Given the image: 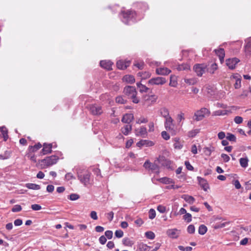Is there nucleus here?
<instances>
[{
    "mask_svg": "<svg viewBox=\"0 0 251 251\" xmlns=\"http://www.w3.org/2000/svg\"><path fill=\"white\" fill-rule=\"evenodd\" d=\"M166 234L171 238L176 239L180 234V231L176 228L169 229L167 230Z\"/></svg>",
    "mask_w": 251,
    "mask_h": 251,
    "instance_id": "f8f14e48",
    "label": "nucleus"
},
{
    "mask_svg": "<svg viewBox=\"0 0 251 251\" xmlns=\"http://www.w3.org/2000/svg\"><path fill=\"white\" fill-rule=\"evenodd\" d=\"M0 131L4 141H6L8 139V131L5 127L2 126L0 127Z\"/></svg>",
    "mask_w": 251,
    "mask_h": 251,
    "instance_id": "72a5a7b5",
    "label": "nucleus"
},
{
    "mask_svg": "<svg viewBox=\"0 0 251 251\" xmlns=\"http://www.w3.org/2000/svg\"><path fill=\"white\" fill-rule=\"evenodd\" d=\"M200 132V130L198 129H195L192 130L188 132V136L189 137H194L199 132Z\"/></svg>",
    "mask_w": 251,
    "mask_h": 251,
    "instance_id": "c03bdc74",
    "label": "nucleus"
},
{
    "mask_svg": "<svg viewBox=\"0 0 251 251\" xmlns=\"http://www.w3.org/2000/svg\"><path fill=\"white\" fill-rule=\"evenodd\" d=\"M122 20L126 24H130V22H134L136 21V13L133 11H127L122 12Z\"/></svg>",
    "mask_w": 251,
    "mask_h": 251,
    "instance_id": "7ed1b4c3",
    "label": "nucleus"
},
{
    "mask_svg": "<svg viewBox=\"0 0 251 251\" xmlns=\"http://www.w3.org/2000/svg\"><path fill=\"white\" fill-rule=\"evenodd\" d=\"M171 72V71L167 68H159L156 69V73L159 75H167Z\"/></svg>",
    "mask_w": 251,
    "mask_h": 251,
    "instance_id": "a211bd4d",
    "label": "nucleus"
},
{
    "mask_svg": "<svg viewBox=\"0 0 251 251\" xmlns=\"http://www.w3.org/2000/svg\"><path fill=\"white\" fill-rule=\"evenodd\" d=\"M31 207L33 210L38 211L41 209V206L38 204H32Z\"/></svg>",
    "mask_w": 251,
    "mask_h": 251,
    "instance_id": "69168bd1",
    "label": "nucleus"
},
{
    "mask_svg": "<svg viewBox=\"0 0 251 251\" xmlns=\"http://www.w3.org/2000/svg\"><path fill=\"white\" fill-rule=\"evenodd\" d=\"M42 147V145L38 143L37 144L33 146H29L28 148V151L31 152H34Z\"/></svg>",
    "mask_w": 251,
    "mask_h": 251,
    "instance_id": "2f4dec72",
    "label": "nucleus"
},
{
    "mask_svg": "<svg viewBox=\"0 0 251 251\" xmlns=\"http://www.w3.org/2000/svg\"><path fill=\"white\" fill-rule=\"evenodd\" d=\"M249 159L247 157L241 158L239 159V162L241 166L244 168H246L248 166Z\"/></svg>",
    "mask_w": 251,
    "mask_h": 251,
    "instance_id": "c85d7f7f",
    "label": "nucleus"
},
{
    "mask_svg": "<svg viewBox=\"0 0 251 251\" xmlns=\"http://www.w3.org/2000/svg\"><path fill=\"white\" fill-rule=\"evenodd\" d=\"M228 112H229V111L228 110H220L216 111L215 112V115H219V116L225 115L227 114V113Z\"/></svg>",
    "mask_w": 251,
    "mask_h": 251,
    "instance_id": "864d4df0",
    "label": "nucleus"
},
{
    "mask_svg": "<svg viewBox=\"0 0 251 251\" xmlns=\"http://www.w3.org/2000/svg\"><path fill=\"white\" fill-rule=\"evenodd\" d=\"M181 198L191 204H193L195 201V199L194 197L188 195H183L181 196Z\"/></svg>",
    "mask_w": 251,
    "mask_h": 251,
    "instance_id": "5701e85b",
    "label": "nucleus"
},
{
    "mask_svg": "<svg viewBox=\"0 0 251 251\" xmlns=\"http://www.w3.org/2000/svg\"><path fill=\"white\" fill-rule=\"evenodd\" d=\"M134 119L133 114L127 113L124 115L122 118V122L126 124H129Z\"/></svg>",
    "mask_w": 251,
    "mask_h": 251,
    "instance_id": "dca6fc26",
    "label": "nucleus"
},
{
    "mask_svg": "<svg viewBox=\"0 0 251 251\" xmlns=\"http://www.w3.org/2000/svg\"><path fill=\"white\" fill-rule=\"evenodd\" d=\"M183 219L187 223H190L192 221V216L190 213H186L183 216Z\"/></svg>",
    "mask_w": 251,
    "mask_h": 251,
    "instance_id": "603ef678",
    "label": "nucleus"
},
{
    "mask_svg": "<svg viewBox=\"0 0 251 251\" xmlns=\"http://www.w3.org/2000/svg\"><path fill=\"white\" fill-rule=\"evenodd\" d=\"M137 86L139 88H140V91L141 92H147L149 89V88L140 82L137 83Z\"/></svg>",
    "mask_w": 251,
    "mask_h": 251,
    "instance_id": "e433bc0d",
    "label": "nucleus"
},
{
    "mask_svg": "<svg viewBox=\"0 0 251 251\" xmlns=\"http://www.w3.org/2000/svg\"><path fill=\"white\" fill-rule=\"evenodd\" d=\"M218 69V66L216 63H213L210 68L207 69V71L210 74H214V72Z\"/></svg>",
    "mask_w": 251,
    "mask_h": 251,
    "instance_id": "37998d69",
    "label": "nucleus"
},
{
    "mask_svg": "<svg viewBox=\"0 0 251 251\" xmlns=\"http://www.w3.org/2000/svg\"><path fill=\"white\" fill-rule=\"evenodd\" d=\"M144 167L146 169L151 170L157 174L159 173V167L158 165L155 163H151L149 160H147L144 164Z\"/></svg>",
    "mask_w": 251,
    "mask_h": 251,
    "instance_id": "39448f33",
    "label": "nucleus"
},
{
    "mask_svg": "<svg viewBox=\"0 0 251 251\" xmlns=\"http://www.w3.org/2000/svg\"><path fill=\"white\" fill-rule=\"evenodd\" d=\"M221 157L225 162H228L230 160L229 156L225 153H222Z\"/></svg>",
    "mask_w": 251,
    "mask_h": 251,
    "instance_id": "338daca9",
    "label": "nucleus"
},
{
    "mask_svg": "<svg viewBox=\"0 0 251 251\" xmlns=\"http://www.w3.org/2000/svg\"><path fill=\"white\" fill-rule=\"evenodd\" d=\"M214 51L215 53L219 56L221 62L222 63L225 55L224 50L220 48L218 50H215Z\"/></svg>",
    "mask_w": 251,
    "mask_h": 251,
    "instance_id": "412c9836",
    "label": "nucleus"
},
{
    "mask_svg": "<svg viewBox=\"0 0 251 251\" xmlns=\"http://www.w3.org/2000/svg\"><path fill=\"white\" fill-rule=\"evenodd\" d=\"M187 230V232L189 233H190V234L194 233L195 232V228L194 226L193 225H189L188 226Z\"/></svg>",
    "mask_w": 251,
    "mask_h": 251,
    "instance_id": "4d7b16f0",
    "label": "nucleus"
},
{
    "mask_svg": "<svg viewBox=\"0 0 251 251\" xmlns=\"http://www.w3.org/2000/svg\"><path fill=\"white\" fill-rule=\"evenodd\" d=\"M246 45L244 47V50L247 55L251 54V38L246 41Z\"/></svg>",
    "mask_w": 251,
    "mask_h": 251,
    "instance_id": "aec40b11",
    "label": "nucleus"
},
{
    "mask_svg": "<svg viewBox=\"0 0 251 251\" xmlns=\"http://www.w3.org/2000/svg\"><path fill=\"white\" fill-rule=\"evenodd\" d=\"M157 210L161 213H164L166 212V207L162 205H159L157 207Z\"/></svg>",
    "mask_w": 251,
    "mask_h": 251,
    "instance_id": "680f3d73",
    "label": "nucleus"
},
{
    "mask_svg": "<svg viewBox=\"0 0 251 251\" xmlns=\"http://www.w3.org/2000/svg\"><path fill=\"white\" fill-rule=\"evenodd\" d=\"M197 179L199 181L200 185L203 189V190L206 191L207 189H209L208 184L206 180L200 176H198Z\"/></svg>",
    "mask_w": 251,
    "mask_h": 251,
    "instance_id": "ddd939ff",
    "label": "nucleus"
},
{
    "mask_svg": "<svg viewBox=\"0 0 251 251\" xmlns=\"http://www.w3.org/2000/svg\"><path fill=\"white\" fill-rule=\"evenodd\" d=\"M226 138L227 140H229V141H232V142H236V136L234 134L230 133H227Z\"/></svg>",
    "mask_w": 251,
    "mask_h": 251,
    "instance_id": "a18cd8bd",
    "label": "nucleus"
},
{
    "mask_svg": "<svg viewBox=\"0 0 251 251\" xmlns=\"http://www.w3.org/2000/svg\"><path fill=\"white\" fill-rule=\"evenodd\" d=\"M123 80L127 83L132 84L135 82V78L132 75H126L123 77Z\"/></svg>",
    "mask_w": 251,
    "mask_h": 251,
    "instance_id": "393cba45",
    "label": "nucleus"
},
{
    "mask_svg": "<svg viewBox=\"0 0 251 251\" xmlns=\"http://www.w3.org/2000/svg\"><path fill=\"white\" fill-rule=\"evenodd\" d=\"M177 84L176 79L175 76H170V81L169 83V85L175 87L176 86Z\"/></svg>",
    "mask_w": 251,
    "mask_h": 251,
    "instance_id": "ea45409f",
    "label": "nucleus"
},
{
    "mask_svg": "<svg viewBox=\"0 0 251 251\" xmlns=\"http://www.w3.org/2000/svg\"><path fill=\"white\" fill-rule=\"evenodd\" d=\"M22 208L20 205L16 204L11 209L13 212H18L22 210Z\"/></svg>",
    "mask_w": 251,
    "mask_h": 251,
    "instance_id": "8fccbe9b",
    "label": "nucleus"
},
{
    "mask_svg": "<svg viewBox=\"0 0 251 251\" xmlns=\"http://www.w3.org/2000/svg\"><path fill=\"white\" fill-rule=\"evenodd\" d=\"M234 121L237 124H240L242 123L243 119L240 116H236L234 119Z\"/></svg>",
    "mask_w": 251,
    "mask_h": 251,
    "instance_id": "e2e57ef3",
    "label": "nucleus"
},
{
    "mask_svg": "<svg viewBox=\"0 0 251 251\" xmlns=\"http://www.w3.org/2000/svg\"><path fill=\"white\" fill-rule=\"evenodd\" d=\"M113 63L109 60H102L100 62V66L106 70H110L112 69Z\"/></svg>",
    "mask_w": 251,
    "mask_h": 251,
    "instance_id": "f3484780",
    "label": "nucleus"
},
{
    "mask_svg": "<svg viewBox=\"0 0 251 251\" xmlns=\"http://www.w3.org/2000/svg\"><path fill=\"white\" fill-rule=\"evenodd\" d=\"M116 102L119 104H124L126 102V100H124L122 96H118L116 98Z\"/></svg>",
    "mask_w": 251,
    "mask_h": 251,
    "instance_id": "09e8293b",
    "label": "nucleus"
},
{
    "mask_svg": "<svg viewBox=\"0 0 251 251\" xmlns=\"http://www.w3.org/2000/svg\"><path fill=\"white\" fill-rule=\"evenodd\" d=\"M165 127L167 130L171 132L172 134H176V130L174 129L175 126L173 124V120L171 117L165 119Z\"/></svg>",
    "mask_w": 251,
    "mask_h": 251,
    "instance_id": "0eeeda50",
    "label": "nucleus"
},
{
    "mask_svg": "<svg viewBox=\"0 0 251 251\" xmlns=\"http://www.w3.org/2000/svg\"><path fill=\"white\" fill-rule=\"evenodd\" d=\"M25 186L26 188L32 190H39L41 188V187L39 185L34 183H26L25 184Z\"/></svg>",
    "mask_w": 251,
    "mask_h": 251,
    "instance_id": "473e14b6",
    "label": "nucleus"
},
{
    "mask_svg": "<svg viewBox=\"0 0 251 251\" xmlns=\"http://www.w3.org/2000/svg\"><path fill=\"white\" fill-rule=\"evenodd\" d=\"M153 145L154 143L152 141L147 140H141L136 144L137 146L140 148L143 146L151 147Z\"/></svg>",
    "mask_w": 251,
    "mask_h": 251,
    "instance_id": "2eb2a0df",
    "label": "nucleus"
},
{
    "mask_svg": "<svg viewBox=\"0 0 251 251\" xmlns=\"http://www.w3.org/2000/svg\"><path fill=\"white\" fill-rule=\"evenodd\" d=\"M91 113L94 115H99L102 113L101 107L97 104H91L88 107Z\"/></svg>",
    "mask_w": 251,
    "mask_h": 251,
    "instance_id": "1a4fd4ad",
    "label": "nucleus"
},
{
    "mask_svg": "<svg viewBox=\"0 0 251 251\" xmlns=\"http://www.w3.org/2000/svg\"><path fill=\"white\" fill-rule=\"evenodd\" d=\"M214 151V148L211 147H205L203 149L204 153L207 156H210L211 152Z\"/></svg>",
    "mask_w": 251,
    "mask_h": 251,
    "instance_id": "f704fd0d",
    "label": "nucleus"
},
{
    "mask_svg": "<svg viewBox=\"0 0 251 251\" xmlns=\"http://www.w3.org/2000/svg\"><path fill=\"white\" fill-rule=\"evenodd\" d=\"M156 216L155 211L153 209H151L149 212V218L150 219H153Z\"/></svg>",
    "mask_w": 251,
    "mask_h": 251,
    "instance_id": "3c124183",
    "label": "nucleus"
},
{
    "mask_svg": "<svg viewBox=\"0 0 251 251\" xmlns=\"http://www.w3.org/2000/svg\"><path fill=\"white\" fill-rule=\"evenodd\" d=\"M11 153L9 151H6L3 154H0V159L4 160L10 157Z\"/></svg>",
    "mask_w": 251,
    "mask_h": 251,
    "instance_id": "a19ab883",
    "label": "nucleus"
},
{
    "mask_svg": "<svg viewBox=\"0 0 251 251\" xmlns=\"http://www.w3.org/2000/svg\"><path fill=\"white\" fill-rule=\"evenodd\" d=\"M159 181L164 184H174L175 183L172 179L167 177L160 178Z\"/></svg>",
    "mask_w": 251,
    "mask_h": 251,
    "instance_id": "c756f323",
    "label": "nucleus"
},
{
    "mask_svg": "<svg viewBox=\"0 0 251 251\" xmlns=\"http://www.w3.org/2000/svg\"><path fill=\"white\" fill-rule=\"evenodd\" d=\"M33 152H31L29 151V152H28L26 154V156L29 159H30L33 163H36V157H35V155L34 154H33Z\"/></svg>",
    "mask_w": 251,
    "mask_h": 251,
    "instance_id": "79ce46f5",
    "label": "nucleus"
},
{
    "mask_svg": "<svg viewBox=\"0 0 251 251\" xmlns=\"http://www.w3.org/2000/svg\"><path fill=\"white\" fill-rule=\"evenodd\" d=\"M69 199L71 201H75L79 199V196L76 194H72L69 195Z\"/></svg>",
    "mask_w": 251,
    "mask_h": 251,
    "instance_id": "0e129e2a",
    "label": "nucleus"
},
{
    "mask_svg": "<svg viewBox=\"0 0 251 251\" xmlns=\"http://www.w3.org/2000/svg\"><path fill=\"white\" fill-rule=\"evenodd\" d=\"M130 62L129 61L119 60L117 62V66L118 69L124 70L129 66Z\"/></svg>",
    "mask_w": 251,
    "mask_h": 251,
    "instance_id": "4468645a",
    "label": "nucleus"
},
{
    "mask_svg": "<svg viewBox=\"0 0 251 251\" xmlns=\"http://www.w3.org/2000/svg\"><path fill=\"white\" fill-rule=\"evenodd\" d=\"M207 227L204 225H201L199 228V233L201 235H204L207 231Z\"/></svg>",
    "mask_w": 251,
    "mask_h": 251,
    "instance_id": "58836bf2",
    "label": "nucleus"
},
{
    "mask_svg": "<svg viewBox=\"0 0 251 251\" xmlns=\"http://www.w3.org/2000/svg\"><path fill=\"white\" fill-rule=\"evenodd\" d=\"M92 171L94 173V174L96 175L97 176H100V177H102V176L101 175L100 173V170L98 168H94L92 169Z\"/></svg>",
    "mask_w": 251,
    "mask_h": 251,
    "instance_id": "13d9d810",
    "label": "nucleus"
},
{
    "mask_svg": "<svg viewBox=\"0 0 251 251\" xmlns=\"http://www.w3.org/2000/svg\"><path fill=\"white\" fill-rule=\"evenodd\" d=\"M229 222H224L222 223H216L213 226L214 229H218L225 227L226 225H228Z\"/></svg>",
    "mask_w": 251,
    "mask_h": 251,
    "instance_id": "49530a36",
    "label": "nucleus"
},
{
    "mask_svg": "<svg viewBox=\"0 0 251 251\" xmlns=\"http://www.w3.org/2000/svg\"><path fill=\"white\" fill-rule=\"evenodd\" d=\"M105 236L108 239H110L113 237V232L111 230H106L105 232Z\"/></svg>",
    "mask_w": 251,
    "mask_h": 251,
    "instance_id": "774afa93",
    "label": "nucleus"
},
{
    "mask_svg": "<svg viewBox=\"0 0 251 251\" xmlns=\"http://www.w3.org/2000/svg\"><path fill=\"white\" fill-rule=\"evenodd\" d=\"M65 178L67 180H70L71 179H75V178L71 173H68L66 174Z\"/></svg>",
    "mask_w": 251,
    "mask_h": 251,
    "instance_id": "052dcab7",
    "label": "nucleus"
},
{
    "mask_svg": "<svg viewBox=\"0 0 251 251\" xmlns=\"http://www.w3.org/2000/svg\"><path fill=\"white\" fill-rule=\"evenodd\" d=\"M184 82L189 85H194L197 83V79L195 77L185 78Z\"/></svg>",
    "mask_w": 251,
    "mask_h": 251,
    "instance_id": "c9c22d12",
    "label": "nucleus"
},
{
    "mask_svg": "<svg viewBox=\"0 0 251 251\" xmlns=\"http://www.w3.org/2000/svg\"><path fill=\"white\" fill-rule=\"evenodd\" d=\"M146 237L149 239L152 240L155 238V234L152 231H147L145 233Z\"/></svg>",
    "mask_w": 251,
    "mask_h": 251,
    "instance_id": "de8ad7c7",
    "label": "nucleus"
},
{
    "mask_svg": "<svg viewBox=\"0 0 251 251\" xmlns=\"http://www.w3.org/2000/svg\"><path fill=\"white\" fill-rule=\"evenodd\" d=\"M52 144H46L44 143L43 145V148L42 150L43 154H47L51 152Z\"/></svg>",
    "mask_w": 251,
    "mask_h": 251,
    "instance_id": "6ab92c4d",
    "label": "nucleus"
},
{
    "mask_svg": "<svg viewBox=\"0 0 251 251\" xmlns=\"http://www.w3.org/2000/svg\"><path fill=\"white\" fill-rule=\"evenodd\" d=\"M123 92L128 99L132 100L133 103H138L139 102V99L136 97L137 92L134 87L127 86L124 88Z\"/></svg>",
    "mask_w": 251,
    "mask_h": 251,
    "instance_id": "f03ea898",
    "label": "nucleus"
},
{
    "mask_svg": "<svg viewBox=\"0 0 251 251\" xmlns=\"http://www.w3.org/2000/svg\"><path fill=\"white\" fill-rule=\"evenodd\" d=\"M134 66L137 67L139 69H142L144 66V63L143 61H136L134 63Z\"/></svg>",
    "mask_w": 251,
    "mask_h": 251,
    "instance_id": "6e6d98bb",
    "label": "nucleus"
},
{
    "mask_svg": "<svg viewBox=\"0 0 251 251\" xmlns=\"http://www.w3.org/2000/svg\"><path fill=\"white\" fill-rule=\"evenodd\" d=\"M137 75L141 77V79H146L151 76V74L149 72H139Z\"/></svg>",
    "mask_w": 251,
    "mask_h": 251,
    "instance_id": "cd10ccee",
    "label": "nucleus"
},
{
    "mask_svg": "<svg viewBox=\"0 0 251 251\" xmlns=\"http://www.w3.org/2000/svg\"><path fill=\"white\" fill-rule=\"evenodd\" d=\"M115 236L118 238H121L124 235V232L122 230H117L115 232Z\"/></svg>",
    "mask_w": 251,
    "mask_h": 251,
    "instance_id": "bf43d9fd",
    "label": "nucleus"
},
{
    "mask_svg": "<svg viewBox=\"0 0 251 251\" xmlns=\"http://www.w3.org/2000/svg\"><path fill=\"white\" fill-rule=\"evenodd\" d=\"M147 133V129L144 126H141L139 129L136 130L137 136H144Z\"/></svg>",
    "mask_w": 251,
    "mask_h": 251,
    "instance_id": "b1692460",
    "label": "nucleus"
},
{
    "mask_svg": "<svg viewBox=\"0 0 251 251\" xmlns=\"http://www.w3.org/2000/svg\"><path fill=\"white\" fill-rule=\"evenodd\" d=\"M167 82L165 78L163 77H153L148 81V84L153 85H163Z\"/></svg>",
    "mask_w": 251,
    "mask_h": 251,
    "instance_id": "6e6552de",
    "label": "nucleus"
},
{
    "mask_svg": "<svg viewBox=\"0 0 251 251\" xmlns=\"http://www.w3.org/2000/svg\"><path fill=\"white\" fill-rule=\"evenodd\" d=\"M240 61V60L237 58H229L226 60V64L231 70L235 68L236 64Z\"/></svg>",
    "mask_w": 251,
    "mask_h": 251,
    "instance_id": "9b49d317",
    "label": "nucleus"
},
{
    "mask_svg": "<svg viewBox=\"0 0 251 251\" xmlns=\"http://www.w3.org/2000/svg\"><path fill=\"white\" fill-rule=\"evenodd\" d=\"M132 129V126L130 125L125 126L121 129L122 132L125 135H127Z\"/></svg>",
    "mask_w": 251,
    "mask_h": 251,
    "instance_id": "a878e982",
    "label": "nucleus"
},
{
    "mask_svg": "<svg viewBox=\"0 0 251 251\" xmlns=\"http://www.w3.org/2000/svg\"><path fill=\"white\" fill-rule=\"evenodd\" d=\"M148 122V120L147 118L141 117L140 118L138 119L136 121V123L138 124H140L142 123H147Z\"/></svg>",
    "mask_w": 251,
    "mask_h": 251,
    "instance_id": "5fc2aeb1",
    "label": "nucleus"
},
{
    "mask_svg": "<svg viewBox=\"0 0 251 251\" xmlns=\"http://www.w3.org/2000/svg\"><path fill=\"white\" fill-rule=\"evenodd\" d=\"M151 247L146 244L141 243L138 246L136 251H150Z\"/></svg>",
    "mask_w": 251,
    "mask_h": 251,
    "instance_id": "bb28decb",
    "label": "nucleus"
},
{
    "mask_svg": "<svg viewBox=\"0 0 251 251\" xmlns=\"http://www.w3.org/2000/svg\"><path fill=\"white\" fill-rule=\"evenodd\" d=\"M58 158L55 155H52L43 159L41 161L45 163L47 166H51L55 164Z\"/></svg>",
    "mask_w": 251,
    "mask_h": 251,
    "instance_id": "9d476101",
    "label": "nucleus"
},
{
    "mask_svg": "<svg viewBox=\"0 0 251 251\" xmlns=\"http://www.w3.org/2000/svg\"><path fill=\"white\" fill-rule=\"evenodd\" d=\"M210 114V111L206 108H201L197 110L194 114V120L196 121L202 120L205 116H209Z\"/></svg>",
    "mask_w": 251,
    "mask_h": 251,
    "instance_id": "20e7f679",
    "label": "nucleus"
},
{
    "mask_svg": "<svg viewBox=\"0 0 251 251\" xmlns=\"http://www.w3.org/2000/svg\"><path fill=\"white\" fill-rule=\"evenodd\" d=\"M78 179L85 186L92 184L93 178L91 177V173L88 170L78 167L76 169Z\"/></svg>",
    "mask_w": 251,
    "mask_h": 251,
    "instance_id": "f257e3e1",
    "label": "nucleus"
},
{
    "mask_svg": "<svg viewBox=\"0 0 251 251\" xmlns=\"http://www.w3.org/2000/svg\"><path fill=\"white\" fill-rule=\"evenodd\" d=\"M123 244L126 246L131 247L133 242L128 238H125L123 239Z\"/></svg>",
    "mask_w": 251,
    "mask_h": 251,
    "instance_id": "4c0bfd02",
    "label": "nucleus"
},
{
    "mask_svg": "<svg viewBox=\"0 0 251 251\" xmlns=\"http://www.w3.org/2000/svg\"><path fill=\"white\" fill-rule=\"evenodd\" d=\"M207 66L205 64H197L193 68L194 71L199 76H201L205 72Z\"/></svg>",
    "mask_w": 251,
    "mask_h": 251,
    "instance_id": "423d86ee",
    "label": "nucleus"
},
{
    "mask_svg": "<svg viewBox=\"0 0 251 251\" xmlns=\"http://www.w3.org/2000/svg\"><path fill=\"white\" fill-rule=\"evenodd\" d=\"M157 98L158 97L155 95H146L144 97V99L146 101H148L151 103H154L156 101Z\"/></svg>",
    "mask_w": 251,
    "mask_h": 251,
    "instance_id": "4be33fe9",
    "label": "nucleus"
},
{
    "mask_svg": "<svg viewBox=\"0 0 251 251\" xmlns=\"http://www.w3.org/2000/svg\"><path fill=\"white\" fill-rule=\"evenodd\" d=\"M160 113L161 115L165 119L168 118V117H171L169 115V112L168 109L166 108H162L160 110Z\"/></svg>",
    "mask_w": 251,
    "mask_h": 251,
    "instance_id": "7c9ffc66",
    "label": "nucleus"
}]
</instances>
